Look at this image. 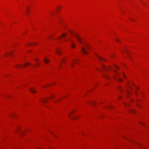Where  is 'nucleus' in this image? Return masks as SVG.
I'll return each mask as SVG.
<instances>
[{"instance_id": "obj_17", "label": "nucleus", "mask_w": 149, "mask_h": 149, "mask_svg": "<svg viewBox=\"0 0 149 149\" xmlns=\"http://www.w3.org/2000/svg\"><path fill=\"white\" fill-rule=\"evenodd\" d=\"M31 65V64L30 63H25V65Z\"/></svg>"}, {"instance_id": "obj_29", "label": "nucleus", "mask_w": 149, "mask_h": 149, "mask_svg": "<svg viewBox=\"0 0 149 149\" xmlns=\"http://www.w3.org/2000/svg\"><path fill=\"white\" fill-rule=\"evenodd\" d=\"M70 114H69V116H70Z\"/></svg>"}, {"instance_id": "obj_22", "label": "nucleus", "mask_w": 149, "mask_h": 149, "mask_svg": "<svg viewBox=\"0 0 149 149\" xmlns=\"http://www.w3.org/2000/svg\"><path fill=\"white\" fill-rule=\"evenodd\" d=\"M34 60H35V61H38V59L37 58H36V59H34Z\"/></svg>"}, {"instance_id": "obj_28", "label": "nucleus", "mask_w": 149, "mask_h": 149, "mask_svg": "<svg viewBox=\"0 0 149 149\" xmlns=\"http://www.w3.org/2000/svg\"><path fill=\"white\" fill-rule=\"evenodd\" d=\"M123 76H124V77H125V75H124V74H123Z\"/></svg>"}, {"instance_id": "obj_14", "label": "nucleus", "mask_w": 149, "mask_h": 149, "mask_svg": "<svg viewBox=\"0 0 149 149\" xmlns=\"http://www.w3.org/2000/svg\"><path fill=\"white\" fill-rule=\"evenodd\" d=\"M102 66L103 67V69L104 70L107 71V68L106 67L103 65L102 64Z\"/></svg>"}, {"instance_id": "obj_1", "label": "nucleus", "mask_w": 149, "mask_h": 149, "mask_svg": "<svg viewBox=\"0 0 149 149\" xmlns=\"http://www.w3.org/2000/svg\"><path fill=\"white\" fill-rule=\"evenodd\" d=\"M71 34L73 35L79 43L81 44L86 45V43L84 40L78 34L71 32Z\"/></svg>"}, {"instance_id": "obj_9", "label": "nucleus", "mask_w": 149, "mask_h": 149, "mask_svg": "<svg viewBox=\"0 0 149 149\" xmlns=\"http://www.w3.org/2000/svg\"><path fill=\"white\" fill-rule=\"evenodd\" d=\"M25 65H17L15 66L16 68H19L22 67H24Z\"/></svg>"}, {"instance_id": "obj_2", "label": "nucleus", "mask_w": 149, "mask_h": 149, "mask_svg": "<svg viewBox=\"0 0 149 149\" xmlns=\"http://www.w3.org/2000/svg\"><path fill=\"white\" fill-rule=\"evenodd\" d=\"M115 72V74L113 76L114 79L116 80H118L119 82H121L122 81V79L119 77V74L116 70L114 71Z\"/></svg>"}, {"instance_id": "obj_26", "label": "nucleus", "mask_w": 149, "mask_h": 149, "mask_svg": "<svg viewBox=\"0 0 149 149\" xmlns=\"http://www.w3.org/2000/svg\"><path fill=\"white\" fill-rule=\"evenodd\" d=\"M128 93H130V92H127Z\"/></svg>"}, {"instance_id": "obj_18", "label": "nucleus", "mask_w": 149, "mask_h": 149, "mask_svg": "<svg viewBox=\"0 0 149 149\" xmlns=\"http://www.w3.org/2000/svg\"><path fill=\"white\" fill-rule=\"evenodd\" d=\"M42 101L44 102L45 103H46L47 102V101L45 100H43Z\"/></svg>"}, {"instance_id": "obj_3", "label": "nucleus", "mask_w": 149, "mask_h": 149, "mask_svg": "<svg viewBox=\"0 0 149 149\" xmlns=\"http://www.w3.org/2000/svg\"><path fill=\"white\" fill-rule=\"evenodd\" d=\"M66 34L64 33L61 35L58 38V41H66L68 40V39L66 38Z\"/></svg>"}, {"instance_id": "obj_8", "label": "nucleus", "mask_w": 149, "mask_h": 149, "mask_svg": "<svg viewBox=\"0 0 149 149\" xmlns=\"http://www.w3.org/2000/svg\"><path fill=\"white\" fill-rule=\"evenodd\" d=\"M44 61L45 63H48L49 62V61L48 60V59L46 58H44Z\"/></svg>"}, {"instance_id": "obj_34", "label": "nucleus", "mask_w": 149, "mask_h": 149, "mask_svg": "<svg viewBox=\"0 0 149 149\" xmlns=\"http://www.w3.org/2000/svg\"><path fill=\"white\" fill-rule=\"evenodd\" d=\"M13 116H15V115L14 114H13Z\"/></svg>"}, {"instance_id": "obj_25", "label": "nucleus", "mask_w": 149, "mask_h": 149, "mask_svg": "<svg viewBox=\"0 0 149 149\" xmlns=\"http://www.w3.org/2000/svg\"><path fill=\"white\" fill-rule=\"evenodd\" d=\"M141 124H142V125H144V124L143 123H142Z\"/></svg>"}, {"instance_id": "obj_5", "label": "nucleus", "mask_w": 149, "mask_h": 149, "mask_svg": "<svg viewBox=\"0 0 149 149\" xmlns=\"http://www.w3.org/2000/svg\"><path fill=\"white\" fill-rule=\"evenodd\" d=\"M70 41H71L72 45L71 47H75V43L74 42L73 40H71Z\"/></svg>"}, {"instance_id": "obj_12", "label": "nucleus", "mask_w": 149, "mask_h": 149, "mask_svg": "<svg viewBox=\"0 0 149 149\" xmlns=\"http://www.w3.org/2000/svg\"><path fill=\"white\" fill-rule=\"evenodd\" d=\"M56 53L58 55H60V53H61V50L59 49H58L56 50Z\"/></svg>"}, {"instance_id": "obj_4", "label": "nucleus", "mask_w": 149, "mask_h": 149, "mask_svg": "<svg viewBox=\"0 0 149 149\" xmlns=\"http://www.w3.org/2000/svg\"><path fill=\"white\" fill-rule=\"evenodd\" d=\"M115 40L116 42L119 43L121 42L122 41L121 39L118 37H116L115 38Z\"/></svg>"}, {"instance_id": "obj_13", "label": "nucleus", "mask_w": 149, "mask_h": 149, "mask_svg": "<svg viewBox=\"0 0 149 149\" xmlns=\"http://www.w3.org/2000/svg\"><path fill=\"white\" fill-rule=\"evenodd\" d=\"M97 57L100 60H104L105 59L102 58H101V57H100L99 56H97Z\"/></svg>"}, {"instance_id": "obj_7", "label": "nucleus", "mask_w": 149, "mask_h": 149, "mask_svg": "<svg viewBox=\"0 0 149 149\" xmlns=\"http://www.w3.org/2000/svg\"><path fill=\"white\" fill-rule=\"evenodd\" d=\"M30 91L33 93H36V92L34 90V88H30L29 89Z\"/></svg>"}, {"instance_id": "obj_10", "label": "nucleus", "mask_w": 149, "mask_h": 149, "mask_svg": "<svg viewBox=\"0 0 149 149\" xmlns=\"http://www.w3.org/2000/svg\"><path fill=\"white\" fill-rule=\"evenodd\" d=\"M75 63H76V61H74V60H73L72 63H71L70 65V67H73L74 66V64H75Z\"/></svg>"}, {"instance_id": "obj_27", "label": "nucleus", "mask_w": 149, "mask_h": 149, "mask_svg": "<svg viewBox=\"0 0 149 149\" xmlns=\"http://www.w3.org/2000/svg\"><path fill=\"white\" fill-rule=\"evenodd\" d=\"M116 68H118V67L116 66Z\"/></svg>"}, {"instance_id": "obj_32", "label": "nucleus", "mask_w": 149, "mask_h": 149, "mask_svg": "<svg viewBox=\"0 0 149 149\" xmlns=\"http://www.w3.org/2000/svg\"><path fill=\"white\" fill-rule=\"evenodd\" d=\"M100 70L101 71V70H101V69H100Z\"/></svg>"}, {"instance_id": "obj_16", "label": "nucleus", "mask_w": 149, "mask_h": 149, "mask_svg": "<svg viewBox=\"0 0 149 149\" xmlns=\"http://www.w3.org/2000/svg\"><path fill=\"white\" fill-rule=\"evenodd\" d=\"M77 118L76 117L74 116L73 118H71L72 120H74V119H75Z\"/></svg>"}, {"instance_id": "obj_24", "label": "nucleus", "mask_w": 149, "mask_h": 149, "mask_svg": "<svg viewBox=\"0 0 149 149\" xmlns=\"http://www.w3.org/2000/svg\"><path fill=\"white\" fill-rule=\"evenodd\" d=\"M128 57H130V56L129 55V54H128Z\"/></svg>"}, {"instance_id": "obj_21", "label": "nucleus", "mask_w": 149, "mask_h": 149, "mask_svg": "<svg viewBox=\"0 0 149 149\" xmlns=\"http://www.w3.org/2000/svg\"><path fill=\"white\" fill-rule=\"evenodd\" d=\"M104 77H106V78H108L109 77L107 76V75H105V76H104Z\"/></svg>"}, {"instance_id": "obj_11", "label": "nucleus", "mask_w": 149, "mask_h": 149, "mask_svg": "<svg viewBox=\"0 0 149 149\" xmlns=\"http://www.w3.org/2000/svg\"><path fill=\"white\" fill-rule=\"evenodd\" d=\"M61 6L57 7L56 8V11L57 12H58L61 9Z\"/></svg>"}, {"instance_id": "obj_31", "label": "nucleus", "mask_w": 149, "mask_h": 149, "mask_svg": "<svg viewBox=\"0 0 149 149\" xmlns=\"http://www.w3.org/2000/svg\"><path fill=\"white\" fill-rule=\"evenodd\" d=\"M109 107H108V108H109Z\"/></svg>"}, {"instance_id": "obj_33", "label": "nucleus", "mask_w": 149, "mask_h": 149, "mask_svg": "<svg viewBox=\"0 0 149 149\" xmlns=\"http://www.w3.org/2000/svg\"><path fill=\"white\" fill-rule=\"evenodd\" d=\"M127 105H129V104H127Z\"/></svg>"}, {"instance_id": "obj_20", "label": "nucleus", "mask_w": 149, "mask_h": 149, "mask_svg": "<svg viewBox=\"0 0 149 149\" xmlns=\"http://www.w3.org/2000/svg\"><path fill=\"white\" fill-rule=\"evenodd\" d=\"M111 68L110 66H109L108 68V70H110L111 69Z\"/></svg>"}, {"instance_id": "obj_15", "label": "nucleus", "mask_w": 149, "mask_h": 149, "mask_svg": "<svg viewBox=\"0 0 149 149\" xmlns=\"http://www.w3.org/2000/svg\"><path fill=\"white\" fill-rule=\"evenodd\" d=\"M130 112L131 113H134L135 112V111L134 110H131L130 111Z\"/></svg>"}, {"instance_id": "obj_19", "label": "nucleus", "mask_w": 149, "mask_h": 149, "mask_svg": "<svg viewBox=\"0 0 149 149\" xmlns=\"http://www.w3.org/2000/svg\"><path fill=\"white\" fill-rule=\"evenodd\" d=\"M37 64L36 66L37 67H39L40 65V64L38 63V64Z\"/></svg>"}, {"instance_id": "obj_6", "label": "nucleus", "mask_w": 149, "mask_h": 149, "mask_svg": "<svg viewBox=\"0 0 149 149\" xmlns=\"http://www.w3.org/2000/svg\"><path fill=\"white\" fill-rule=\"evenodd\" d=\"M81 49L82 52L86 54H87V51L86 49L84 48H82Z\"/></svg>"}, {"instance_id": "obj_30", "label": "nucleus", "mask_w": 149, "mask_h": 149, "mask_svg": "<svg viewBox=\"0 0 149 149\" xmlns=\"http://www.w3.org/2000/svg\"><path fill=\"white\" fill-rule=\"evenodd\" d=\"M93 104H95V103H94V102H93Z\"/></svg>"}, {"instance_id": "obj_23", "label": "nucleus", "mask_w": 149, "mask_h": 149, "mask_svg": "<svg viewBox=\"0 0 149 149\" xmlns=\"http://www.w3.org/2000/svg\"><path fill=\"white\" fill-rule=\"evenodd\" d=\"M119 90H120V91H121V87H119Z\"/></svg>"}]
</instances>
